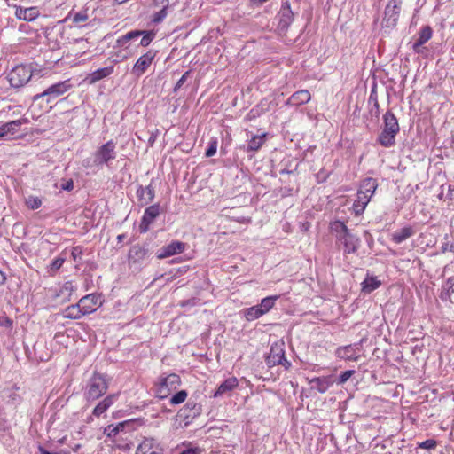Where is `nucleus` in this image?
Returning <instances> with one entry per match:
<instances>
[{"label": "nucleus", "mask_w": 454, "mask_h": 454, "mask_svg": "<svg viewBox=\"0 0 454 454\" xmlns=\"http://www.w3.org/2000/svg\"><path fill=\"white\" fill-rule=\"evenodd\" d=\"M67 20H71L77 27H83V23L89 20L88 9H83L77 12H70Z\"/></svg>", "instance_id": "c756f323"}, {"label": "nucleus", "mask_w": 454, "mask_h": 454, "mask_svg": "<svg viewBox=\"0 0 454 454\" xmlns=\"http://www.w3.org/2000/svg\"><path fill=\"white\" fill-rule=\"evenodd\" d=\"M39 450H40L41 454H58L55 452H50V451L46 450L45 449H43V447H39Z\"/></svg>", "instance_id": "680f3d73"}, {"label": "nucleus", "mask_w": 454, "mask_h": 454, "mask_svg": "<svg viewBox=\"0 0 454 454\" xmlns=\"http://www.w3.org/2000/svg\"><path fill=\"white\" fill-rule=\"evenodd\" d=\"M143 32L141 30H132L128 32L127 34L123 35L122 36L119 37L117 39V44L120 47H126V44L133 39L138 38L141 36Z\"/></svg>", "instance_id": "473e14b6"}, {"label": "nucleus", "mask_w": 454, "mask_h": 454, "mask_svg": "<svg viewBox=\"0 0 454 454\" xmlns=\"http://www.w3.org/2000/svg\"><path fill=\"white\" fill-rule=\"evenodd\" d=\"M368 103L372 104V105H377L379 103L378 98H377V93L374 90H372V91L370 93V96L368 98Z\"/></svg>", "instance_id": "603ef678"}, {"label": "nucleus", "mask_w": 454, "mask_h": 454, "mask_svg": "<svg viewBox=\"0 0 454 454\" xmlns=\"http://www.w3.org/2000/svg\"><path fill=\"white\" fill-rule=\"evenodd\" d=\"M239 385V380L236 377H230L226 379L216 389L214 397H223L228 395Z\"/></svg>", "instance_id": "6ab92c4d"}, {"label": "nucleus", "mask_w": 454, "mask_h": 454, "mask_svg": "<svg viewBox=\"0 0 454 454\" xmlns=\"http://www.w3.org/2000/svg\"><path fill=\"white\" fill-rule=\"evenodd\" d=\"M127 1H128V0H116V2H117L118 4H123V3L127 2Z\"/></svg>", "instance_id": "0e129e2a"}, {"label": "nucleus", "mask_w": 454, "mask_h": 454, "mask_svg": "<svg viewBox=\"0 0 454 454\" xmlns=\"http://www.w3.org/2000/svg\"><path fill=\"white\" fill-rule=\"evenodd\" d=\"M116 395H109L106 396L102 401H100L96 407L94 408L92 414L96 417L101 416L104 412H106L114 403L116 400Z\"/></svg>", "instance_id": "b1692460"}, {"label": "nucleus", "mask_w": 454, "mask_h": 454, "mask_svg": "<svg viewBox=\"0 0 454 454\" xmlns=\"http://www.w3.org/2000/svg\"><path fill=\"white\" fill-rule=\"evenodd\" d=\"M185 243L178 240L172 241L168 245L163 247L158 254V258L164 259L175 254H181L185 249Z\"/></svg>", "instance_id": "a211bd4d"}, {"label": "nucleus", "mask_w": 454, "mask_h": 454, "mask_svg": "<svg viewBox=\"0 0 454 454\" xmlns=\"http://www.w3.org/2000/svg\"><path fill=\"white\" fill-rule=\"evenodd\" d=\"M61 188L65 191H72L73 188H74V182L72 179H69L67 180V182H65L62 185H61Z\"/></svg>", "instance_id": "6e6d98bb"}, {"label": "nucleus", "mask_w": 454, "mask_h": 454, "mask_svg": "<svg viewBox=\"0 0 454 454\" xmlns=\"http://www.w3.org/2000/svg\"><path fill=\"white\" fill-rule=\"evenodd\" d=\"M37 15L38 12L35 7L20 9L17 11L18 18L22 19L24 20H34L37 17Z\"/></svg>", "instance_id": "f704fd0d"}, {"label": "nucleus", "mask_w": 454, "mask_h": 454, "mask_svg": "<svg viewBox=\"0 0 454 454\" xmlns=\"http://www.w3.org/2000/svg\"><path fill=\"white\" fill-rule=\"evenodd\" d=\"M218 146V141L216 137H211L207 148L206 150L205 155L206 157H212L216 153Z\"/></svg>", "instance_id": "ea45409f"}, {"label": "nucleus", "mask_w": 454, "mask_h": 454, "mask_svg": "<svg viewBox=\"0 0 454 454\" xmlns=\"http://www.w3.org/2000/svg\"><path fill=\"white\" fill-rule=\"evenodd\" d=\"M137 195L142 205H148L153 200L155 192L152 185L145 187L140 185L137 190Z\"/></svg>", "instance_id": "4be33fe9"}, {"label": "nucleus", "mask_w": 454, "mask_h": 454, "mask_svg": "<svg viewBox=\"0 0 454 454\" xmlns=\"http://www.w3.org/2000/svg\"><path fill=\"white\" fill-rule=\"evenodd\" d=\"M108 389V383L103 374L94 372L88 380L83 395L88 402H94L103 396Z\"/></svg>", "instance_id": "f03ea898"}, {"label": "nucleus", "mask_w": 454, "mask_h": 454, "mask_svg": "<svg viewBox=\"0 0 454 454\" xmlns=\"http://www.w3.org/2000/svg\"><path fill=\"white\" fill-rule=\"evenodd\" d=\"M89 164H90V160H83V166H84V167H88V166H89Z\"/></svg>", "instance_id": "e2e57ef3"}, {"label": "nucleus", "mask_w": 454, "mask_h": 454, "mask_svg": "<svg viewBox=\"0 0 454 454\" xmlns=\"http://www.w3.org/2000/svg\"><path fill=\"white\" fill-rule=\"evenodd\" d=\"M401 0H390L385 7L382 27L394 28L398 21L401 12Z\"/></svg>", "instance_id": "6e6552de"}, {"label": "nucleus", "mask_w": 454, "mask_h": 454, "mask_svg": "<svg viewBox=\"0 0 454 454\" xmlns=\"http://www.w3.org/2000/svg\"><path fill=\"white\" fill-rule=\"evenodd\" d=\"M160 207L159 204H154L147 207L144 212V215L139 224L140 232L145 233L148 231L150 225L160 215Z\"/></svg>", "instance_id": "ddd939ff"}, {"label": "nucleus", "mask_w": 454, "mask_h": 454, "mask_svg": "<svg viewBox=\"0 0 454 454\" xmlns=\"http://www.w3.org/2000/svg\"><path fill=\"white\" fill-rule=\"evenodd\" d=\"M6 280L5 274L0 270V285H3Z\"/></svg>", "instance_id": "052dcab7"}, {"label": "nucleus", "mask_w": 454, "mask_h": 454, "mask_svg": "<svg viewBox=\"0 0 454 454\" xmlns=\"http://www.w3.org/2000/svg\"><path fill=\"white\" fill-rule=\"evenodd\" d=\"M311 98L310 93L307 90H301L294 94L286 100V105L291 106H299L308 103Z\"/></svg>", "instance_id": "412c9836"}, {"label": "nucleus", "mask_w": 454, "mask_h": 454, "mask_svg": "<svg viewBox=\"0 0 454 454\" xmlns=\"http://www.w3.org/2000/svg\"><path fill=\"white\" fill-rule=\"evenodd\" d=\"M102 302L101 295L97 294H87L79 300L83 316L95 312L97 309L102 305Z\"/></svg>", "instance_id": "f8f14e48"}, {"label": "nucleus", "mask_w": 454, "mask_h": 454, "mask_svg": "<svg viewBox=\"0 0 454 454\" xmlns=\"http://www.w3.org/2000/svg\"><path fill=\"white\" fill-rule=\"evenodd\" d=\"M64 262H65V258L59 256L52 261L51 269L54 270H57L61 268V266L63 265Z\"/></svg>", "instance_id": "09e8293b"}, {"label": "nucleus", "mask_w": 454, "mask_h": 454, "mask_svg": "<svg viewBox=\"0 0 454 454\" xmlns=\"http://www.w3.org/2000/svg\"><path fill=\"white\" fill-rule=\"evenodd\" d=\"M454 294V278H449L442 286L440 298L442 301H450Z\"/></svg>", "instance_id": "7c9ffc66"}, {"label": "nucleus", "mask_w": 454, "mask_h": 454, "mask_svg": "<svg viewBox=\"0 0 454 454\" xmlns=\"http://www.w3.org/2000/svg\"><path fill=\"white\" fill-rule=\"evenodd\" d=\"M22 123L23 122L20 120L0 123V139L7 136H13L18 133Z\"/></svg>", "instance_id": "aec40b11"}, {"label": "nucleus", "mask_w": 454, "mask_h": 454, "mask_svg": "<svg viewBox=\"0 0 454 454\" xmlns=\"http://www.w3.org/2000/svg\"><path fill=\"white\" fill-rule=\"evenodd\" d=\"M168 9L161 7L159 12H155L152 16V22L154 24H159L164 20V19L168 16Z\"/></svg>", "instance_id": "a19ab883"}, {"label": "nucleus", "mask_w": 454, "mask_h": 454, "mask_svg": "<svg viewBox=\"0 0 454 454\" xmlns=\"http://www.w3.org/2000/svg\"><path fill=\"white\" fill-rule=\"evenodd\" d=\"M32 74L28 67L17 66L9 74V82L12 87L19 88L31 79Z\"/></svg>", "instance_id": "9d476101"}, {"label": "nucleus", "mask_w": 454, "mask_h": 454, "mask_svg": "<svg viewBox=\"0 0 454 454\" xmlns=\"http://www.w3.org/2000/svg\"><path fill=\"white\" fill-rule=\"evenodd\" d=\"M415 234V231L411 226H405L392 233V240L396 244H401L407 239Z\"/></svg>", "instance_id": "cd10ccee"}, {"label": "nucleus", "mask_w": 454, "mask_h": 454, "mask_svg": "<svg viewBox=\"0 0 454 454\" xmlns=\"http://www.w3.org/2000/svg\"><path fill=\"white\" fill-rule=\"evenodd\" d=\"M280 173H281V174H284V173H290V171L286 170V169H283V170H281V171H280Z\"/></svg>", "instance_id": "69168bd1"}, {"label": "nucleus", "mask_w": 454, "mask_h": 454, "mask_svg": "<svg viewBox=\"0 0 454 454\" xmlns=\"http://www.w3.org/2000/svg\"><path fill=\"white\" fill-rule=\"evenodd\" d=\"M279 295H270L263 298L260 304L257 306L260 308L263 315L267 314L275 305Z\"/></svg>", "instance_id": "2f4dec72"}, {"label": "nucleus", "mask_w": 454, "mask_h": 454, "mask_svg": "<svg viewBox=\"0 0 454 454\" xmlns=\"http://www.w3.org/2000/svg\"><path fill=\"white\" fill-rule=\"evenodd\" d=\"M437 446V442L434 439H427L424 442H418V447L425 450H434Z\"/></svg>", "instance_id": "c03bdc74"}, {"label": "nucleus", "mask_w": 454, "mask_h": 454, "mask_svg": "<svg viewBox=\"0 0 454 454\" xmlns=\"http://www.w3.org/2000/svg\"><path fill=\"white\" fill-rule=\"evenodd\" d=\"M136 454H162V450L154 438H145L138 445Z\"/></svg>", "instance_id": "f3484780"}, {"label": "nucleus", "mask_w": 454, "mask_h": 454, "mask_svg": "<svg viewBox=\"0 0 454 454\" xmlns=\"http://www.w3.org/2000/svg\"><path fill=\"white\" fill-rule=\"evenodd\" d=\"M156 55L157 51L154 50H149L141 55L131 68L132 75L137 78L141 77L152 66Z\"/></svg>", "instance_id": "1a4fd4ad"}, {"label": "nucleus", "mask_w": 454, "mask_h": 454, "mask_svg": "<svg viewBox=\"0 0 454 454\" xmlns=\"http://www.w3.org/2000/svg\"><path fill=\"white\" fill-rule=\"evenodd\" d=\"M399 130L397 118L392 111H387L383 115V129L378 137V142L384 147L393 146Z\"/></svg>", "instance_id": "f257e3e1"}, {"label": "nucleus", "mask_w": 454, "mask_h": 454, "mask_svg": "<svg viewBox=\"0 0 454 454\" xmlns=\"http://www.w3.org/2000/svg\"><path fill=\"white\" fill-rule=\"evenodd\" d=\"M335 356L344 361H357L360 357L358 344L338 347L335 350Z\"/></svg>", "instance_id": "2eb2a0df"}, {"label": "nucleus", "mask_w": 454, "mask_h": 454, "mask_svg": "<svg viewBox=\"0 0 454 454\" xmlns=\"http://www.w3.org/2000/svg\"><path fill=\"white\" fill-rule=\"evenodd\" d=\"M333 383V376L315 377L310 380L312 387L322 394L325 393Z\"/></svg>", "instance_id": "5701e85b"}, {"label": "nucleus", "mask_w": 454, "mask_h": 454, "mask_svg": "<svg viewBox=\"0 0 454 454\" xmlns=\"http://www.w3.org/2000/svg\"><path fill=\"white\" fill-rule=\"evenodd\" d=\"M266 362L270 366L283 365L285 369L291 366V363L285 356V344L283 341L274 342L270 346V354L266 358Z\"/></svg>", "instance_id": "0eeeda50"}, {"label": "nucleus", "mask_w": 454, "mask_h": 454, "mask_svg": "<svg viewBox=\"0 0 454 454\" xmlns=\"http://www.w3.org/2000/svg\"><path fill=\"white\" fill-rule=\"evenodd\" d=\"M147 250L140 246H133L129 253V263L130 266L140 268L147 261Z\"/></svg>", "instance_id": "dca6fc26"}, {"label": "nucleus", "mask_w": 454, "mask_h": 454, "mask_svg": "<svg viewBox=\"0 0 454 454\" xmlns=\"http://www.w3.org/2000/svg\"><path fill=\"white\" fill-rule=\"evenodd\" d=\"M244 317L247 321H254L263 316V313L257 305L245 309L243 310Z\"/></svg>", "instance_id": "72a5a7b5"}, {"label": "nucleus", "mask_w": 454, "mask_h": 454, "mask_svg": "<svg viewBox=\"0 0 454 454\" xmlns=\"http://www.w3.org/2000/svg\"><path fill=\"white\" fill-rule=\"evenodd\" d=\"M141 32H143V34L141 35H142V39L140 41V45L143 46V47H146L154 39L155 32H153V31H146V30H141Z\"/></svg>", "instance_id": "58836bf2"}, {"label": "nucleus", "mask_w": 454, "mask_h": 454, "mask_svg": "<svg viewBox=\"0 0 454 454\" xmlns=\"http://www.w3.org/2000/svg\"><path fill=\"white\" fill-rule=\"evenodd\" d=\"M372 114H374L375 117H379L380 115V105L379 103L377 105H372V107L370 110Z\"/></svg>", "instance_id": "bf43d9fd"}, {"label": "nucleus", "mask_w": 454, "mask_h": 454, "mask_svg": "<svg viewBox=\"0 0 454 454\" xmlns=\"http://www.w3.org/2000/svg\"><path fill=\"white\" fill-rule=\"evenodd\" d=\"M355 371L354 370H347L345 372H342L340 376L338 377V379L336 380V384L337 385H343L344 383H346L348 381V380L355 374Z\"/></svg>", "instance_id": "37998d69"}, {"label": "nucleus", "mask_w": 454, "mask_h": 454, "mask_svg": "<svg viewBox=\"0 0 454 454\" xmlns=\"http://www.w3.org/2000/svg\"><path fill=\"white\" fill-rule=\"evenodd\" d=\"M294 12L291 9L288 0H282L280 10L277 15L278 20V28L281 31H286L294 21Z\"/></svg>", "instance_id": "9b49d317"}, {"label": "nucleus", "mask_w": 454, "mask_h": 454, "mask_svg": "<svg viewBox=\"0 0 454 454\" xmlns=\"http://www.w3.org/2000/svg\"><path fill=\"white\" fill-rule=\"evenodd\" d=\"M127 424H128V422H127V421H125V422L118 423V424H117L116 426H114V427L110 426V427H108V429H109L108 435H109V436H112V435L115 436L117 434H119V432H121V431H123V430H124V427H125V426H126Z\"/></svg>", "instance_id": "a18cd8bd"}, {"label": "nucleus", "mask_w": 454, "mask_h": 454, "mask_svg": "<svg viewBox=\"0 0 454 454\" xmlns=\"http://www.w3.org/2000/svg\"><path fill=\"white\" fill-rule=\"evenodd\" d=\"M82 248L79 246L72 248L71 256L74 262H79L82 259Z\"/></svg>", "instance_id": "49530a36"}, {"label": "nucleus", "mask_w": 454, "mask_h": 454, "mask_svg": "<svg viewBox=\"0 0 454 454\" xmlns=\"http://www.w3.org/2000/svg\"><path fill=\"white\" fill-rule=\"evenodd\" d=\"M380 284V281L378 280L376 277H367L362 283L363 291L366 293H372V291L379 288Z\"/></svg>", "instance_id": "c9c22d12"}, {"label": "nucleus", "mask_w": 454, "mask_h": 454, "mask_svg": "<svg viewBox=\"0 0 454 454\" xmlns=\"http://www.w3.org/2000/svg\"><path fill=\"white\" fill-rule=\"evenodd\" d=\"M200 450L198 448H190L183 450L180 454H200Z\"/></svg>", "instance_id": "13d9d810"}, {"label": "nucleus", "mask_w": 454, "mask_h": 454, "mask_svg": "<svg viewBox=\"0 0 454 454\" xmlns=\"http://www.w3.org/2000/svg\"><path fill=\"white\" fill-rule=\"evenodd\" d=\"M180 377L176 373L160 377L156 389L157 396L160 399L167 398L173 390H176L180 386Z\"/></svg>", "instance_id": "423d86ee"}, {"label": "nucleus", "mask_w": 454, "mask_h": 454, "mask_svg": "<svg viewBox=\"0 0 454 454\" xmlns=\"http://www.w3.org/2000/svg\"><path fill=\"white\" fill-rule=\"evenodd\" d=\"M79 447H80V445L75 446L74 450H76Z\"/></svg>", "instance_id": "338daca9"}, {"label": "nucleus", "mask_w": 454, "mask_h": 454, "mask_svg": "<svg viewBox=\"0 0 454 454\" xmlns=\"http://www.w3.org/2000/svg\"><path fill=\"white\" fill-rule=\"evenodd\" d=\"M26 205L28 208L35 210L42 206V200L39 197L28 196L26 199Z\"/></svg>", "instance_id": "79ce46f5"}, {"label": "nucleus", "mask_w": 454, "mask_h": 454, "mask_svg": "<svg viewBox=\"0 0 454 454\" xmlns=\"http://www.w3.org/2000/svg\"><path fill=\"white\" fill-rule=\"evenodd\" d=\"M74 289V284L71 281H67L64 284L62 287V292H68L71 293Z\"/></svg>", "instance_id": "5fc2aeb1"}, {"label": "nucleus", "mask_w": 454, "mask_h": 454, "mask_svg": "<svg viewBox=\"0 0 454 454\" xmlns=\"http://www.w3.org/2000/svg\"><path fill=\"white\" fill-rule=\"evenodd\" d=\"M447 199L450 201L449 205L454 206V185H449Z\"/></svg>", "instance_id": "8fccbe9b"}, {"label": "nucleus", "mask_w": 454, "mask_h": 454, "mask_svg": "<svg viewBox=\"0 0 454 454\" xmlns=\"http://www.w3.org/2000/svg\"><path fill=\"white\" fill-rule=\"evenodd\" d=\"M72 88V84L70 80H65L62 82H59L49 86L46 90H44L42 93H38L34 96L35 100H38L40 98H45L46 103H51L57 98L62 96L67 91H68Z\"/></svg>", "instance_id": "39448f33"}, {"label": "nucleus", "mask_w": 454, "mask_h": 454, "mask_svg": "<svg viewBox=\"0 0 454 454\" xmlns=\"http://www.w3.org/2000/svg\"><path fill=\"white\" fill-rule=\"evenodd\" d=\"M370 200L371 199L368 196L364 195L363 192H357L356 199L352 206L355 215H359L363 214Z\"/></svg>", "instance_id": "a878e982"}, {"label": "nucleus", "mask_w": 454, "mask_h": 454, "mask_svg": "<svg viewBox=\"0 0 454 454\" xmlns=\"http://www.w3.org/2000/svg\"><path fill=\"white\" fill-rule=\"evenodd\" d=\"M333 230L337 232V239L344 246L345 254H354L359 247V239L351 234L347 225L340 221L333 223Z\"/></svg>", "instance_id": "7ed1b4c3"}, {"label": "nucleus", "mask_w": 454, "mask_h": 454, "mask_svg": "<svg viewBox=\"0 0 454 454\" xmlns=\"http://www.w3.org/2000/svg\"><path fill=\"white\" fill-rule=\"evenodd\" d=\"M264 143V135L254 136L247 144V151L255 152L259 150Z\"/></svg>", "instance_id": "e433bc0d"}, {"label": "nucleus", "mask_w": 454, "mask_h": 454, "mask_svg": "<svg viewBox=\"0 0 454 454\" xmlns=\"http://www.w3.org/2000/svg\"><path fill=\"white\" fill-rule=\"evenodd\" d=\"M62 317L68 319H80L83 316L79 301L76 304L67 307L62 311Z\"/></svg>", "instance_id": "c85d7f7f"}, {"label": "nucleus", "mask_w": 454, "mask_h": 454, "mask_svg": "<svg viewBox=\"0 0 454 454\" xmlns=\"http://www.w3.org/2000/svg\"><path fill=\"white\" fill-rule=\"evenodd\" d=\"M153 4L154 7H169V0H153Z\"/></svg>", "instance_id": "3c124183"}, {"label": "nucleus", "mask_w": 454, "mask_h": 454, "mask_svg": "<svg viewBox=\"0 0 454 454\" xmlns=\"http://www.w3.org/2000/svg\"><path fill=\"white\" fill-rule=\"evenodd\" d=\"M117 156L116 143L109 140L94 153V163L98 167L109 166Z\"/></svg>", "instance_id": "20e7f679"}, {"label": "nucleus", "mask_w": 454, "mask_h": 454, "mask_svg": "<svg viewBox=\"0 0 454 454\" xmlns=\"http://www.w3.org/2000/svg\"><path fill=\"white\" fill-rule=\"evenodd\" d=\"M190 71H186L183 75L182 77L177 81L175 88H174V91H177L182 86L183 84L186 82L187 78L189 77L190 75Z\"/></svg>", "instance_id": "de8ad7c7"}, {"label": "nucleus", "mask_w": 454, "mask_h": 454, "mask_svg": "<svg viewBox=\"0 0 454 454\" xmlns=\"http://www.w3.org/2000/svg\"><path fill=\"white\" fill-rule=\"evenodd\" d=\"M442 251L443 253H445L447 251H450V252L454 253V244L450 243V242L443 243L442 246Z\"/></svg>", "instance_id": "864d4df0"}, {"label": "nucleus", "mask_w": 454, "mask_h": 454, "mask_svg": "<svg viewBox=\"0 0 454 454\" xmlns=\"http://www.w3.org/2000/svg\"><path fill=\"white\" fill-rule=\"evenodd\" d=\"M433 35V30L429 26H424L418 33V37L412 43V51L419 55L424 54L426 48L423 45L427 43Z\"/></svg>", "instance_id": "4468645a"}, {"label": "nucleus", "mask_w": 454, "mask_h": 454, "mask_svg": "<svg viewBox=\"0 0 454 454\" xmlns=\"http://www.w3.org/2000/svg\"><path fill=\"white\" fill-rule=\"evenodd\" d=\"M377 187V180L372 177H368L362 181L358 192H363L364 195L371 199L374 194Z\"/></svg>", "instance_id": "bb28decb"}, {"label": "nucleus", "mask_w": 454, "mask_h": 454, "mask_svg": "<svg viewBox=\"0 0 454 454\" xmlns=\"http://www.w3.org/2000/svg\"><path fill=\"white\" fill-rule=\"evenodd\" d=\"M187 398V392L185 390H180L171 396L169 403L172 405H177L183 403Z\"/></svg>", "instance_id": "4c0bfd02"}, {"label": "nucleus", "mask_w": 454, "mask_h": 454, "mask_svg": "<svg viewBox=\"0 0 454 454\" xmlns=\"http://www.w3.org/2000/svg\"><path fill=\"white\" fill-rule=\"evenodd\" d=\"M114 72V65L111 64L107 67L98 68L89 75L90 82L95 83L104 78L110 76Z\"/></svg>", "instance_id": "393cba45"}, {"label": "nucleus", "mask_w": 454, "mask_h": 454, "mask_svg": "<svg viewBox=\"0 0 454 454\" xmlns=\"http://www.w3.org/2000/svg\"><path fill=\"white\" fill-rule=\"evenodd\" d=\"M185 409H191V410H195V411L193 412V416H195L196 414L199 413V408H197V405L196 403H191V402H188L184 407Z\"/></svg>", "instance_id": "4d7b16f0"}]
</instances>
